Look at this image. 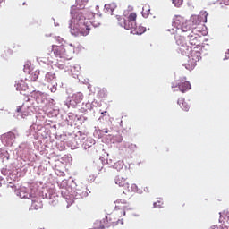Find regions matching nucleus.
Masks as SVG:
<instances>
[{
  "mask_svg": "<svg viewBox=\"0 0 229 229\" xmlns=\"http://www.w3.org/2000/svg\"><path fill=\"white\" fill-rule=\"evenodd\" d=\"M70 28L77 35L87 37L90 33V21L85 19L83 13H80L76 18L72 19Z\"/></svg>",
  "mask_w": 229,
  "mask_h": 229,
  "instance_id": "nucleus-1",
  "label": "nucleus"
},
{
  "mask_svg": "<svg viewBox=\"0 0 229 229\" xmlns=\"http://www.w3.org/2000/svg\"><path fill=\"white\" fill-rule=\"evenodd\" d=\"M119 26L125 30L135 28V21H137V13H131L126 20V16H116Z\"/></svg>",
  "mask_w": 229,
  "mask_h": 229,
  "instance_id": "nucleus-2",
  "label": "nucleus"
},
{
  "mask_svg": "<svg viewBox=\"0 0 229 229\" xmlns=\"http://www.w3.org/2000/svg\"><path fill=\"white\" fill-rule=\"evenodd\" d=\"M207 17H208V13L207 11H202L199 15H193L189 21L191 24V28L196 30L199 24H205L207 22Z\"/></svg>",
  "mask_w": 229,
  "mask_h": 229,
  "instance_id": "nucleus-3",
  "label": "nucleus"
},
{
  "mask_svg": "<svg viewBox=\"0 0 229 229\" xmlns=\"http://www.w3.org/2000/svg\"><path fill=\"white\" fill-rule=\"evenodd\" d=\"M172 89H179L180 92H182V94H185L187 90H191V82L187 81V79L184 77L174 82L172 84Z\"/></svg>",
  "mask_w": 229,
  "mask_h": 229,
  "instance_id": "nucleus-4",
  "label": "nucleus"
},
{
  "mask_svg": "<svg viewBox=\"0 0 229 229\" xmlns=\"http://www.w3.org/2000/svg\"><path fill=\"white\" fill-rule=\"evenodd\" d=\"M52 49L56 58H64L65 56V47H64V45H53Z\"/></svg>",
  "mask_w": 229,
  "mask_h": 229,
  "instance_id": "nucleus-5",
  "label": "nucleus"
},
{
  "mask_svg": "<svg viewBox=\"0 0 229 229\" xmlns=\"http://www.w3.org/2000/svg\"><path fill=\"white\" fill-rule=\"evenodd\" d=\"M189 42L191 46H196L194 49L201 47V41L199 40L200 37L196 34L188 35Z\"/></svg>",
  "mask_w": 229,
  "mask_h": 229,
  "instance_id": "nucleus-6",
  "label": "nucleus"
},
{
  "mask_svg": "<svg viewBox=\"0 0 229 229\" xmlns=\"http://www.w3.org/2000/svg\"><path fill=\"white\" fill-rule=\"evenodd\" d=\"M185 21H186V20L182 16L175 15L173 19L172 24H173L174 28L180 30L183 26Z\"/></svg>",
  "mask_w": 229,
  "mask_h": 229,
  "instance_id": "nucleus-7",
  "label": "nucleus"
},
{
  "mask_svg": "<svg viewBox=\"0 0 229 229\" xmlns=\"http://www.w3.org/2000/svg\"><path fill=\"white\" fill-rule=\"evenodd\" d=\"M16 112L18 114H21V115L22 117H28V115H30L31 114V112H30V106H26V105H21V106H19L16 109Z\"/></svg>",
  "mask_w": 229,
  "mask_h": 229,
  "instance_id": "nucleus-8",
  "label": "nucleus"
},
{
  "mask_svg": "<svg viewBox=\"0 0 229 229\" xmlns=\"http://www.w3.org/2000/svg\"><path fill=\"white\" fill-rule=\"evenodd\" d=\"M131 30V33H133V35H142V33H146V29L142 26H137V21H135V26Z\"/></svg>",
  "mask_w": 229,
  "mask_h": 229,
  "instance_id": "nucleus-9",
  "label": "nucleus"
},
{
  "mask_svg": "<svg viewBox=\"0 0 229 229\" xmlns=\"http://www.w3.org/2000/svg\"><path fill=\"white\" fill-rule=\"evenodd\" d=\"M16 90L19 92H26L28 90V84L24 81H19L16 84Z\"/></svg>",
  "mask_w": 229,
  "mask_h": 229,
  "instance_id": "nucleus-10",
  "label": "nucleus"
},
{
  "mask_svg": "<svg viewBox=\"0 0 229 229\" xmlns=\"http://www.w3.org/2000/svg\"><path fill=\"white\" fill-rule=\"evenodd\" d=\"M177 104L181 106L182 110H183L184 112H189L191 106H189V104H187V102H185V98H179Z\"/></svg>",
  "mask_w": 229,
  "mask_h": 229,
  "instance_id": "nucleus-11",
  "label": "nucleus"
},
{
  "mask_svg": "<svg viewBox=\"0 0 229 229\" xmlns=\"http://www.w3.org/2000/svg\"><path fill=\"white\" fill-rule=\"evenodd\" d=\"M175 42L177 44V46H181L182 47H183V46H185V35H180V34H176L175 35Z\"/></svg>",
  "mask_w": 229,
  "mask_h": 229,
  "instance_id": "nucleus-12",
  "label": "nucleus"
},
{
  "mask_svg": "<svg viewBox=\"0 0 229 229\" xmlns=\"http://www.w3.org/2000/svg\"><path fill=\"white\" fill-rule=\"evenodd\" d=\"M184 67H186V69L188 71H192V69H194V67H196V59L190 58L188 60V62L186 64H184Z\"/></svg>",
  "mask_w": 229,
  "mask_h": 229,
  "instance_id": "nucleus-13",
  "label": "nucleus"
},
{
  "mask_svg": "<svg viewBox=\"0 0 229 229\" xmlns=\"http://www.w3.org/2000/svg\"><path fill=\"white\" fill-rule=\"evenodd\" d=\"M72 101L78 105L79 103H81L83 101V93L78 92L72 95Z\"/></svg>",
  "mask_w": 229,
  "mask_h": 229,
  "instance_id": "nucleus-14",
  "label": "nucleus"
},
{
  "mask_svg": "<svg viewBox=\"0 0 229 229\" xmlns=\"http://www.w3.org/2000/svg\"><path fill=\"white\" fill-rule=\"evenodd\" d=\"M182 31V33H187V31H191L192 29V25L191 24V21L186 20V21L182 24V26H181Z\"/></svg>",
  "mask_w": 229,
  "mask_h": 229,
  "instance_id": "nucleus-15",
  "label": "nucleus"
},
{
  "mask_svg": "<svg viewBox=\"0 0 229 229\" xmlns=\"http://www.w3.org/2000/svg\"><path fill=\"white\" fill-rule=\"evenodd\" d=\"M106 13H110V15H112V13H114V10H115V8L114 7V5L110 4H105V8H104Z\"/></svg>",
  "mask_w": 229,
  "mask_h": 229,
  "instance_id": "nucleus-16",
  "label": "nucleus"
},
{
  "mask_svg": "<svg viewBox=\"0 0 229 229\" xmlns=\"http://www.w3.org/2000/svg\"><path fill=\"white\" fill-rule=\"evenodd\" d=\"M151 10L149 9V5H145L142 9V16L146 19L148 17H149V13H150Z\"/></svg>",
  "mask_w": 229,
  "mask_h": 229,
  "instance_id": "nucleus-17",
  "label": "nucleus"
},
{
  "mask_svg": "<svg viewBox=\"0 0 229 229\" xmlns=\"http://www.w3.org/2000/svg\"><path fill=\"white\" fill-rule=\"evenodd\" d=\"M5 140L10 143L12 142V140H15V133L13 132H8L7 134H5L4 136Z\"/></svg>",
  "mask_w": 229,
  "mask_h": 229,
  "instance_id": "nucleus-18",
  "label": "nucleus"
},
{
  "mask_svg": "<svg viewBox=\"0 0 229 229\" xmlns=\"http://www.w3.org/2000/svg\"><path fill=\"white\" fill-rule=\"evenodd\" d=\"M46 80H47V81L51 83V81H53L54 80H56V75L53 72H47L46 74Z\"/></svg>",
  "mask_w": 229,
  "mask_h": 229,
  "instance_id": "nucleus-19",
  "label": "nucleus"
},
{
  "mask_svg": "<svg viewBox=\"0 0 229 229\" xmlns=\"http://www.w3.org/2000/svg\"><path fill=\"white\" fill-rule=\"evenodd\" d=\"M94 171H98V173L103 170V163L98 162L93 165Z\"/></svg>",
  "mask_w": 229,
  "mask_h": 229,
  "instance_id": "nucleus-20",
  "label": "nucleus"
},
{
  "mask_svg": "<svg viewBox=\"0 0 229 229\" xmlns=\"http://www.w3.org/2000/svg\"><path fill=\"white\" fill-rule=\"evenodd\" d=\"M30 78L31 81H37V80H38V72H33L30 73Z\"/></svg>",
  "mask_w": 229,
  "mask_h": 229,
  "instance_id": "nucleus-21",
  "label": "nucleus"
},
{
  "mask_svg": "<svg viewBox=\"0 0 229 229\" xmlns=\"http://www.w3.org/2000/svg\"><path fill=\"white\" fill-rule=\"evenodd\" d=\"M173 4L177 8H180V6H182L183 4V0H173Z\"/></svg>",
  "mask_w": 229,
  "mask_h": 229,
  "instance_id": "nucleus-22",
  "label": "nucleus"
},
{
  "mask_svg": "<svg viewBox=\"0 0 229 229\" xmlns=\"http://www.w3.org/2000/svg\"><path fill=\"white\" fill-rule=\"evenodd\" d=\"M55 41L58 44H62L64 42V38H62L61 37H55Z\"/></svg>",
  "mask_w": 229,
  "mask_h": 229,
  "instance_id": "nucleus-23",
  "label": "nucleus"
},
{
  "mask_svg": "<svg viewBox=\"0 0 229 229\" xmlns=\"http://www.w3.org/2000/svg\"><path fill=\"white\" fill-rule=\"evenodd\" d=\"M128 148L130 149H135V148H137V145L131 143V145L128 146Z\"/></svg>",
  "mask_w": 229,
  "mask_h": 229,
  "instance_id": "nucleus-24",
  "label": "nucleus"
},
{
  "mask_svg": "<svg viewBox=\"0 0 229 229\" xmlns=\"http://www.w3.org/2000/svg\"><path fill=\"white\" fill-rule=\"evenodd\" d=\"M222 3H223L225 6H229V0H222Z\"/></svg>",
  "mask_w": 229,
  "mask_h": 229,
  "instance_id": "nucleus-25",
  "label": "nucleus"
},
{
  "mask_svg": "<svg viewBox=\"0 0 229 229\" xmlns=\"http://www.w3.org/2000/svg\"><path fill=\"white\" fill-rule=\"evenodd\" d=\"M116 142H123V136H119L118 139H116Z\"/></svg>",
  "mask_w": 229,
  "mask_h": 229,
  "instance_id": "nucleus-26",
  "label": "nucleus"
},
{
  "mask_svg": "<svg viewBox=\"0 0 229 229\" xmlns=\"http://www.w3.org/2000/svg\"><path fill=\"white\" fill-rule=\"evenodd\" d=\"M117 164H118V165H120L118 169H122V167L123 165V162L119 161Z\"/></svg>",
  "mask_w": 229,
  "mask_h": 229,
  "instance_id": "nucleus-27",
  "label": "nucleus"
},
{
  "mask_svg": "<svg viewBox=\"0 0 229 229\" xmlns=\"http://www.w3.org/2000/svg\"><path fill=\"white\" fill-rule=\"evenodd\" d=\"M131 189H133V191H137V185L136 184H132Z\"/></svg>",
  "mask_w": 229,
  "mask_h": 229,
  "instance_id": "nucleus-28",
  "label": "nucleus"
},
{
  "mask_svg": "<svg viewBox=\"0 0 229 229\" xmlns=\"http://www.w3.org/2000/svg\"><path fill=\"white\" fill-rule=\"evenodd\" d=\"M225 58H229V50L225 53Z\"/></svg>",
  "mask_w": 229,
  "mask_h": 229,
  "instance_id": "nucleus-29",
  "label": "nucleus"
},
{
  "mask_svg": "<svg viewBox=\"0 0 229 229\" xmlns=\"http://www.w3.org/2000/svg\"><path fill=\"white\" fill-rule=\"evenodd\" d=\"M71 13H72V15L73 17H74V15H76V14L74 13V11H72Z\"/></svg>",
  "mask_w": 229,
  "mask_h": 229,
  "instance_id": "nucleus-30",
  "label": "nucleus"
},
{
  "mask_svg": "<svg viewBox=\"0 0 229 229\" xmlns=\"http://www.w3.org/2000/svg\"><path fill=\"white\" fill-rule=\"evenodd\" d=\"M1 3H4V0H0V4H1Z\"/></svg>",
  "mask_w": 229,
  "mask_h": 229,
  "instance_id": "nucleus-31",
  "label": "nucleus"
},
{
  "mask_svg": "<svg viewBox=\"0 0 229 229\" xmlns=\"http://www.w3.org/2000/svg\"><path fill=\"white\" fill-rule=\"evenodd\" d=\"M197 57H198V58H200V57H201V55H197Z\"/></svg>",
  "mask_w": 229,
  "mask_h": 229,
  "instance_id": "nucleus-32",
  "label": "nucleus"
},
{
  "mask_svg": "<svg viewBox=\"0 0 229 229\" xmlns=\"http://www.w3.org/2000/svg\"><path fill=\"white\" fill-rule=\"evenodd\" d=\"M154 207L157 208V202L154 203Z\"/></svg>",
  "mask_w": 229,
  "mask_h": 229,
  "instance_id": "nucleus-33",
  "label": "nucleus"
},
{
  "mask_svg": "<svg viewBox=\"0 0 229 229\" xmlns=\"http://www.w3.org/2000/svg\"><path fill=\"white\" fill-rule=\"evenodd\" d=\"M54 89H51V92H53Z\"/></svg>",
  "mask_w": 229,
  "mask_h": 229,
  "instance_id": "nucleus-34",
  "label": "nucleus"
}]
</instances>
